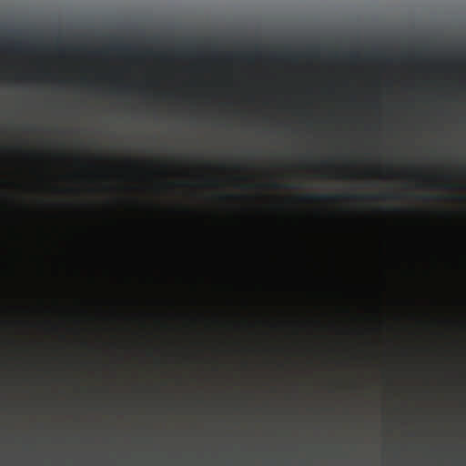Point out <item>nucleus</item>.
<instances>
[{"mask_svg": "<svg viewBox=\"0 0 466 466\" xmlns=\"http://www.w3.org/2000/svg\"><path fill=\"white\" fill-rule=\"evenodd\" d=\"M15 49L21 50L22 49V44L21 43H16L15 44Z\"/></svg>", "mask_w": 466, "mask_h": 466, "instance_id": "obj_4", "label": "nucleus"}, {"mask_svg": "<svg viewBox=\"0 0 466 466\" xmlns=\"http://www.w3.org/2000/svg\"><path fill=\"white\" fill-rule=\"evenodd\" d=\"M379 196L376 195H330V194H308L301 198L309 201H333L340 198L347 199H376Z\"/></svg>", "mask_w": 466, "mask_h": 466, "instance_id": "obj_1", "label": "nucleus"}, {"mask_svg": "<svg viewBox=\"0 0 466 466\" xmlns=\"http://www.w3.org/2000/svg\"><path fill=\"white\" fill-rule=\"evenodd\" d=\"M3 46V41L0 39V47Z\"/></svg>", "mask_w": 466, "mask_h": 466, "instance_id": "obj_5", "label": "nucleus"}, {"mask_svg": "<svg viewBox=\"0 0 466 466\" xmlns=\"http://www.w3.org/2000/svg\"><path fill=\"white\" fill-rule=\"evenodd\" d=\"M348 56L351 59V60H356L359 58V55L358 53L356 52H351L350 54H348Z\"/></svg>", "mask_w": 466, "mask_h": 466, "instance_id": "obj_3", "label": "nucleus"}, {"mask_svg": "<svg viewBox=\"0 0 466 466\" xmlns=\"http://www.w3.org/2000/svg\"><path fill=\"white\" fill-rule=\"evenodd\" d=\"M113 48L120 51L129 52L131 51L132 46L128 45H115Z\"/></svg>", "mask_w": 466, "mask_h": 466, "instance_id": "obj_2", "label": "nucleus"}]
</instances>
